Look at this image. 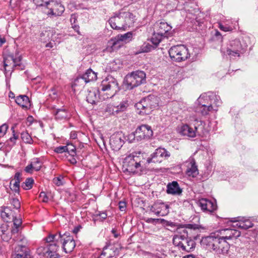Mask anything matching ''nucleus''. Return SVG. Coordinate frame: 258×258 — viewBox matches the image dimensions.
<instances>
[{"mask_svg":"<svg viewBox=\"0 0 258 258\" xmlns=\"http://www.w3.org/2000/svg\"><path fill=\"white\" fill-rule=\"evenodd\" d=\"M119 209L121 211H124L126 208V203L120 201L118 203Z\"/></svg>","mask_w":258,"mask_h":258,"instance_id":"nucleus-60","label":"nucleus"},{"mask_svg":"<svg viewBox=\"0 0 258 258\" xmlns=\"http://www.w3.org/2000/svg\"><path fill=\"white\" fill-rule=\"evenodd\" d=\"M12 220L13 221L14 225L12 228V233L14 234H18L21 228L22 223V219L17 218L16 215L14 218H13Z\"/></svg>","mask_w":258,"mask_h":258,"instance_id":"nucleus-37","label":"nucleus"},{"mask_svg":"<svg viewBox=\"0 0 258 258\" xmlns=\"http://www.w3.org/2000/svg\"><path fill=\"white\" fill-rule=\"evenodd\" d=\"M97 79V74L91 69H88L82 76L79 77V79L76 81H81V85L84 86L86 83Z\"/></svg>","mask_w":258,"mask_h":258,"instance_id":"nucleus-24","label":"nucleus"},{"mask_svg":"<svg viewBox=\"0 0 258 258\" xmlns=\"http://www.w3.org/2000/svg\"><path fill=\"white\" fill-rule=\"evenodd\" d=\"M34 183V179L31 178H27L25 181L22 184V187L25 190L32 188Z\"/></svg>","mask_w":258,"mask_h":258,"instance_id":"nucleus-42","label":"nucleus"},{"mask_svg":"<svg viewBox=\"0 0 258 258\" xmlns=\"http://www.w3.org/2000/svg\"><path fill=\"white\" fill-rule=\"evenodd\" d=\"M161 220L163 222V224L166 226H170L171 228H173V230H176L177 228L179 227L176 223L171 222V221H166L164 219H161Z\"/></svg>","mask_w":258,"mask_h":258,"instance_id":"nucleus-53","label":"nucleus"},{"mask_svg":"<svg viewBox=\"0 0 258 258\" xmlns=\"http://www.w3.org/2000/svg\"><path fill=\"white\" fill-rule=\"evenodd\" d=\"M164 38H166V37H165V35L160 34V33H157L156 31L154 30L152 36L150 40L152 44L155 46V47H157L160 42Z\"/></svg>","mask_w":258,"mask_h":258,"instance_id":"nucleus-35","label":"nucleus"},{"mask_svg":"<svg viewBox=\"0 0 258 258\" xmlns=\"http://www.w3.org/2000/svg\"><path fill=\"white\" fill-rule=\"evenodd\" d=\"M106 111L108 112L110 114L115 115L117 114V110L116 108V106L112 104H108L106 109Z\"/></svg>","mask_w":258,"mask_h":258,"instance_id":"nucleus-49","label":"nucleus"},{"mask_svg":"<svg viewBox=\"0 0 258 258\" xmlns=\"http://www.w3.org/2000/svg\"><path fill=\"white\" fill-rule=\"evenodd\" d=\"M219 28L220 30L224 31L225 32L227 31H231L234 28H235V26L228 25V24H224L223 23H219Z\"/></svg>","mask_w":258,"mask_h":258,"instance_id":"nucleus-48","label":"nucleus"},{"mask_svg":"<svg viewBox=\"0 0 258 258\" xmlns=\"http://www.w3.org/2000/svg\"><path fill=\"white\" fill-rule=\"evenodd\" d=\"M150 211L157 216H165L169 213V206L164 203L157 201L151 207Z\"/></svg>","mask_w":258,"mask_h":258,"instance_id":"nucleus-16","label":"nucleus"},{"mask_svg":"<svg viewBox=\"0 0 258 258\" xmlns=\"http://www.w3.org/2000/svg\"><path fill=\"white\" fill-rule=\"evenodd\" d=\"M20 181H15L13 186L11 187V189L16 193L19 194L20 190Z\"/></svg>","mask_w":258,"mask_h":258,"instance_id":"nucleus-55","label":"nucleus"},{"mask_svg":"<svg viewBox=\"0 0 258 258\" xmlns=\"http://www.w3.org/2000/svg\"><path fill=\"white\" fill-rule=\"evenodd\" d=\"M170 156L169 152L165 148L159 147L155 150L150 157L147 158V162L148 163H160L164 160L167 159Z\"/></svg>","mask_w":258,"mask_h":258,"instance_id":"nucleus-11","label":"nucleus"},{"mask_svg":"<svg viewBox=\"0 0 258 258\" xmlns=\"http://www.w3.org/2000/svg\"><path fill=\"white\" fill-rule=\"evenodd\" d=\"M169 56L173 61L181 62L189 58L194 55L193 52L184 45L172 46L169 50Z\"/></svg>","mask_w":258,"mask_h":258,"instance_id":"nucleus-8","label":"nucleus"},{"mask_svg":"<svg viewBox=\"0 0 258 258\" xmlns=\"http://www.w3.org/2000/svg\"><path fill=\"white\" fill-rule=\"evenodd\" d=\"M8 128V126L6 123L0 126V137H3L6 134Z\"/></svg>","mask_w":258,"mask_h":258,"instance_id":"nucleus-57","label":"nucleus"},{"mask_svg":"<svg viewBox=\"0 0 258 258\" xmlns=\"http://www.w3.org/2000/svg\"><path fill=\"white\" fill-rule=\"evenodd\" d=\"M47 9L48 10L47 15L59 16H61L64 11V7L61 3L51 0L47 3Z\"/></svg>","mask_w":258,"mask_h":258,"instance_id":"nucleus-15","label":"nucleus"},{"mask_svg":"<svg viewBox=\"0 0 258 258\" xmlns=\"http://www.w3.org/2000/svg\"><path fill=\"white\" fill-rule=\"evenodd\" d=\"M121 14L123 16L124 30H126L128 28L133 26L135 21V16L129 12H122Z\"/></svg>","mask_w":258,"mask_h":258,"instance_id":"nucleus-29","label":"nucleus"},{"mask_svg":"<svg viewBox=\"0 0 258 258\" xmlns=\"http://www.w3.org/2000/svg\"><path fill=\"white\" fill-rule=\"evenodd\" d=\"M166 192L172 195L180 196L182 194V189L180 187L177 181H173L167 184Z\"/></svg>","mask_w":258,"mask_h":258,"instance_id":"nucleus-28","label":"nucleus"},{"mask_svg":"<svg viewBox=\"0 0 258 258\" xmlns=\"http://www.w3.org/2000/svg\"><path fill=\"white\" fill-rule=\"evenodd\" d=\"M244 48L238 39L230 41L229 47L221 48V52L223 55H229L231 58L239 57L244 52Z\"/></svg>","mask_w":258,"mask_h":258,"instance_id":"nucleus-9","label":"nucleus"},{"mask_svg":"<svg viewBox=\"0 0 258 258\" xmlns=\"http://www.w3.org/2000/svg\"><path fill=\"white\" fill-rule=\"evenodd\" d=\"M186 228L193 230H199L200 229H204L200 225L198 224H186L185 226L180 227L177 228V234L175 235L173 238V243L176 245L178 243L181 242L183 240H186L189 237L188 236V232Z\"/></svg>","mask_w":258,"mask_h":258,"instance_id":"nucleus-10","label":"nucleus"},{"mask_svg":"<svg viewBox=\"0 0 258 258\" xmlns=\"http://www.w3.org/2000/svg\"><path fill=\"white\" fill-rule=\"evenodd\" d=\"M101 95L102 93L99 88L98 89H93L89 90L86 97L87 101L92 104H96L99 99L102 100Z\"/></svg>","mask_w":258,"mask_h":258,"instance_id":"nucleus-22","label":"nucleus"},{"mask_svg":"<svg viewBox=\"0 0 258 258\" xmlns=\"http://www.w3.org/2000/svg\"><path fill=\"white\" fill-rule=\"evenodd\" d=\"M59 245L57 242H52L50 245V251L47 254L49 258H60L59 255L57 253Z\"/></svg>","mask_w":258,"mask_h":258,"instance_id":"nucleus-38","label":"nucleus"},{"mask_svg":"<svg viewBox=\"0 0 258 258\" xmlns=\"http://www.w3.org/2000/svg\"><path fill=\"white\" fill-rule=\"evenodd\" d=\"M66 150H67V149H66V146H60L56 147L54 149V151L58 154H61L64 152H67Z\"/></svg>","mask_w":258,"mask_h":258,"instance_id":"nucleus-56","label":"nucleus"},{"mask_svg":"<svg viewBox=\"0 0 258 258\" xmlns=\"http://www.w3.org/2000/svg\"><path fill=\"white\" fill-rule=\"evenodd\" d=\"M133 38V33L128 32L124 34H118L114 39H112L111 43L114 48L120 47L123 43L130 42Z\"/></svg>","mask_w":258,"mask_h":258,"instance_id":"nucleus-18","label":"nucleus"},{"mask_svg":"<svg viewBox=\"0 0 258 258\" xmlns=\"http://www.w3.org/2000/svg\"><path fill=\"white\" fill-rule=\"evenodd\" d=\"M233 227H237L242 229H247L253 226V224L249 219H246L242 218V220L234 222L233 224Z\"/></svg>","mask_w":258,"mask_h":258,"instance_id":"nucleus-30","label":"nucleus"},{"mask_svg":"<svg viewBox=\"0 0 258 258\" xmlns=\"http://www.w3.org/2000/svg\"><path fill=\"white\" fill-rule=\"evenodd\" d=\"M39 197L42 199L43 202H47L48 200V198L46 195V194L44 191H41L40 193Z\"/></svg>","mask_w":258,"mask_h":258,"instance_id":"nucleus-59","label":"nucleus"},{"mask_svg":"<svg viewBox=\"0 0 258 258\" xmlns=\"http://www.w3.org/2000/svg\"><path fill=\"white\" fill-rule=\"evenodd\" d=\"M146 82V75L143 71H136L127 74L124 84L127 89L131 90Z\"/></svg>","mask_w":258,"mask_h":258,"instance_id":"nucleus-6","label":"nucleus"},{"mask_svg":"<svg viewBox=\"0 0 258 258\" xmlns=\"http://www.w3.org/2000/svg\"><path fill=\"white\" fill-rule=\"evenodd\" d=\"M21 136L22 140L24 142L27 144H32L33 143L31 137L27 132H22Z\"/></svg>","mask_w":258,"mask_h":258,"instance_id":"nucleus-45","label":"nucleus"},{"mask_svg":"<svg viewBox=\"0 0 258 258\" xmlns=\"http://www.w3.org/2000/svg\"><path fill=\"white\" fill-rule=\"evenodd\" d=\"M99 88L102 93L103 100L112 98L120 90L117 80L111 76H107L101 82Z\"/></svg>","mask_w":258,"mask_h":258,"instance_id":"nucleus-4","label":"nucleus"},{"mask_svg":"<svg viewBox=\"0 0 258 258\" xmlns=\"http://www.w3.org/2000/svg\"><path fill=\"white\" fill-rule=\"evenodd\" d=\"M154 31L160 33L166 37V38L172 36V27L164 21L156 22L154 27Z\"/></svg>","mask_w":258,"mask_h":258,"instance_id":"nucleus-19","label":"nucleus"},{"mask_svg":"<svg viewBox=\"0 0 258 258\" xmlns=\"http://www.w3.org/2000/svg\"><path fill=\"white\" fill-rule=\"evenodd\" d=\"M122 12L115 13L108 20L110 27L114 30L125 31Z\"/></svg>","mask_w":258,"mask_h":258,"instance_id":"nucleus-14","label":"nucleus"},{"mask_svg":"<svg viewBox=\"0 0 258 258\" xmlns=\"http://www.w3.org/2000/svg\"><path fill=\"white\" fill-rule=\"evenodd\" d=\"M66 146V152H68L70 155L74 157L76 155V147L71 143H67Z\"/></svg>","mask_w":258,"mask_h":258,"instance_id":"nucleus-44","label":"nucleus"},{"mask_svg":"<svg viewBox=\"0 0 258 258\" xmlns=\"http://www.w3.org/2000/svg\"><path fill=\"white\" fill-rule=\"evenodd\" d=\"M10 203L17 210L20 209L21 207L20 202L17 198H12L10 199Z\"/></svg>","mask_w":258,"mask_h":258,"instance_id":"nucleus-51","label":"nucleus"},{"mask_svg":"<svg viewBox=\"0 0 258 258\" xmlns=\"http://www.w3.org/2000/svg\"><path fill=\"white\" fill-rule=\"evenodd\" d=\"M206 98L205 95H201L197 100L199 105L201 106L198 111L200 112L202 115L205 116L209 114V112L213 109V106L211 105H206L204 104Z\"/></svg>","mask_w":258,"mask_h":258,"instance_id":"nucleus-25","label":"nucleus"},{"mask_svg":"<svg viewBox=\"0 0 258 258\" xmlns=\"http://www.w3.org/2000/svg\"><path fill=\"white\" fill-rule=\"evenodd\" d=\"M33 166V169L35 171H39L42 166V163L38 158H34L31 162Z\"/></svg>","mask_w":258,"mask_h":258,"instance_id":"nucleus-46","label":"nucleus"},{"mask_svg":"<svg viewBox=\"0 0 258 258\" xmlns=\"http://www.w3.org/2000/svg\"><path fill=\"white\" fill-rule=\"evenodd\" d=\"M201 244L206 248L213 250L217 254H226L230 248V245L226 240L219 239L213 235L203 238Z\"/></svg>","mask_w":258,"mask_h":258,"instance_id":"nucleus-3","label":"nucleus"},{"mask_svg":"<svg viewBox=\"0 0 258 258\" xmlns=\"http://www.w3.org/2000/svg\"><path fill=\"white\" fill-rule=\"evenodd\" d=\"M196 243L195 241L190 237H189L186 240H183L181 242H178V244L175 245L178 247V249L182 251L187 252L192 251L196 247Z\"/></svg>","mask_w":258,"mask_h":258,"instance_id":"nucleus-21","label":"nucleus"},{"mask_svg":"<svg viewBox=\"0 0 258 258\" xmlns=\"http://www.w3.org/2000/svg\"><path fill=\"white\" fill-rule=\"evenodd\" d=\"M11 130L12 131L13 136L10 138L6 142V145L10 148L16 144V141L19 138V135L15 133L14 127L13 126Z\"/></svg>","mask_w":258,"mask_h":258,"instance_id":"nucleus-40","label":"nucleus"},{"mask_svg":"<svg viewBox=\"0 0 258 258\" xmlns=\"http://www.w3.org/2000/svg\"><path fill=\"white\" fill-rule=\"evenodd\" d=\"M46 239L47 242H57L58 244L60 241L62 243L63 250L66 253L71 252L76 246L73 237L68 232L63 234L60 232L58 234H50L46 237Z\"/></svg>","mask_w":258,"mask_h":258,"instance_id":"nucleus-5","label":"nucleus"},{"mask_svg":"<svg viewBox=\"0 0 258 258\" xmlns=\"http://www.w3.org/2000/svg\"><path fill=\"white\" fill-rule=\"evenodd\" d=\"M12 229L9 228V225L7 223H4L0 226V236L2 239L8 242L12 238Z\"/></svg>","mask_w":258,"mask_h":258,"instance_id":"nucleus-26","label":"nucleus"},{"mask_svg":"<svg viewBox=\"0 0 258 258\" xmlns=\"http://www.w3.org/2000/svg\"><path fill=\"white\" fill-rule=\"evenodd\" d=\"M186 174L191 177H196L199 174V170L197 166L196 165V161L194 158H190L188 160V164L187 166Z\"/></svg>","mask_w":258,"mask_h":258,"instance_id":"nucleus-27","label":"nucleus"},{"mask_svg":"<svg viewBox=\"0 0 258 258\" xmlns=\"http://www.w3.org/2000/svg\"><path fill=\"white\" fill-rule=\"evenodd\" d=\"M79 77H78L77 79H76L75 80L74 82L73 85V87H75L78 86H81L83 87V86L81 85V82H81V81H78V82L77 81V82H76V81L79 79Z\"/></svg>","mask_w":258,"mask_h":258,"instance_id":"nucleus-62","label":"nucleus"},{"mask_svg":"<svg viewBox=\"0 0 258 258\" xmlns=\"http://www.w3.org/2000/svg\"><path fill=\"white\" fill-rule=\"evenodd\" d=\"M33 165H32L31 163L28 165L25 168L24 170L27 172V173H32V171L33 170Z\"/></svg>","mask_w":258,"mask_h":258,"instance_id":"nucleus-61","label":"nucleus"},{"mask_svg":"<svg viewBox=\"0 0 258 258\" xmlns=\"http://www.w3.org/2000/svg\"><path fill=\"white\" fill-rule=\"evenodd\" d=\"M16 103L23 108H28L30 106V102L28 96L21 95L17 96L15 99Z\"/></svg>","mask_w":258,"mask_h":258,"instance_id":"nucleus-32","label":"nucleus"},{"mask_svg":"<svg viewBox=\"0 0 258 258\" xmlns=\"http://www.w3.org/2000/svg\"><path fill=\"white\" fill-rule=\"evenodd\" d=\"M20 176H21V173H19V172H16L15 174V176H14V179L15 181H21V180H20Z\"/></svg>","mask_w":258,"mask_h":258,"instance_id":"nucleus-64","label":"nucleus"},{"mask_svg":"<svg viewBox=\"0 0 258 258\" xmlns=\"http://www.w3.org/2000/svg\"><path fill=\"white\" fill-rule=\"evenodd\" d=\"M128 106L127 101H122L117 106H116V110H117V114L119 112L124 111L126 110Z\"/></svg>","mask_w":258,"mask_h":258,"instance_id":"nucleus-43","label":"nucleus"},{"mask_svg":"<svg viewBox=\"0 0 258 258\" xmlns=\"http://www.w3.org/2000/svg\"><path fill=\"white\" fill-rule=\"evenodd\" d=\"M12 60L15 67L20 66V62L21 60V57L20 56L15 58L12 57Z\"/></svg>","mask_w":258,"mask_h":258,"instance_id":"nucleus-58","label":"nucleus"},{"mask_svg":"<svg viewBox=\"0 0 258 258\" xmlns=\"http://www.w3.org/2000/svg\"><path fill=\"white\" fill-rule=\"evenodd\" d=\"M33 1L37 6H45L46 7L47 3H49L50 0H33Z\"/></svg>","mask_w":258,"mask_h":258,"instance_id":"nucleus-54","label":"nucleus"},{"mask_svg":"<svg viewBox=\"0 0 258 258\" xmlns=\"http://www.w3.org/2000/svg\"><path fill=\"white\" fill-rule=\"evenodd\" d=\"M157 106V98L153 95H150L136 103L135 107L139 110V114L144 115L150 114Z\"/></svg>","mask_w":258,"mask_h":258,"instance_id":"nucleus-7","label":"nucleus"},{"mask_svg":"<svg viewBox=\"0 0 258 258\" xmlns=\"http://www.w3.org/2000/svg\"><path fill=\"white\" fill-rule=\"evenodd\" d=\"M45 240L46 242V245L45 247L40 246L38 247L37 249V252L39 255H42L45 256L46 254H48V253L50 251L51 249L49 248L50 245L52 244V242H47L45 238Z\"/></svg>","mask_w":258,"mask_h":258,"instance_id":"nucleus-39","label":"nucleus"},{"mask_svg":"<svg viewBox=\"0 0 258 258\" xmlns=\"http://www.w3.org/2000/svg\"><path fill=\"white\" fill-rule=\"evenodd\" d=\"M241 235V232L236 229L232 228L223 229L218 232L217 234H214L213 236L215 237L218 238L222 240H231L233 238H236L239 237Z\"/></svg>","mask_w":258,"mask_h":258,"instance_id":"nucleus-13","label":"nucleus"},{"mask_svg":"<svg viewBox=\"0 0 258 258\" xmlns=\"http://www.w3.org/2000/svg\"><path fill=\"white\" fill-rule=\"evenodd\" d=\"M13 240L19 242H22V244H19L18 246L21 245H25L26 247V244H27V240L24 236L21 234H18L17 237H14L13 238Z\"/></svg>","mask_w":258,"mask_h":258,"instance_id":"nucleus-47","label":"nucleus"},{"mask_svg":"<svg viewBox=\"0 0 258 258\" xmlns=\"http://www.w3.org/2000/svg\"><path fill=\"white\" fill-rule=\"evenodd\" d=\"M52 181L53 183L57 186H61L63 185L64 183L63 177L62 176L54 177Z\"/></svg>","mask_w":258,"mask_h":258,"instance_id":"nucleus-50","label":"nucleus"},{"mask_svg":"<svg viewBox=\"0 0 258 258\" xmlns=\"http://www.w3.org/2000/svg\"><path fill=\"white\" fill-rule=\"evenodd\" d=\"M189 119L190 122L193 124L194 128L188 124H183L179 128V133L181 135L189 138H194L196 136H202L207 133L205 129L206 123L204 121L195 115L190 116Z\"/></svg>","mask_w":258,"mask_h":258,"instance_id":"nucleus-1","label":"nucleus"},{"mask_svg":"<svg viewBox=\"0 0 258 258\" xmlns=\"http://www.w3.org/2000/svg\"><path fill=\"white\" fill-rule=\"evenodd\" d=\"M53 115L55 119L57 121H67L72 117L71 113L63 107L54 110Z\"/></svg>","mask_w":258,"mask_h":258,"instance_id":"nucleus-20","label":"nucleus"},{"mask_svg":"<svg viewBox=\"0 0 258 258\" xmlns=\"http://www.w3.org/2000/svg\"><path fill=\"white\" fill-rule=\"evenodd\" d=\"M144 154L141 151L134 152L127 156L123 160L122 169L123 172L136 173L142 168L144 162Z\"/></svg>","mask_w":258,"mask_h":258,"instance_id":"nucleus-2","label":"nucleus"},{"mask_svg":"<svg viewBox=\"0 0 258 258\" xmlns=\"http://www.w3.org/2000/svg\"><path fill=\"white\" fill-rule=\"evenodd\" d=\"M16 213L14 211L12 210L10 207H6L2 210L1 215L3 219L6 221L9 222L10 220L14 218Z\"/></svg>","mask_w":258,"mask_h":258,"instance_id":"nucleus-31","label":"nucleus"},{"mask_svg":"<svg viewBox=\"0 0 258 258\" xmlns=\"http://www.w3.org/2000/svg\"><path fill=\"white\" fill-rule=\"evenodd\" d=\"M156 47L155 45H152L148 42H144L141 45L139 52H148L154 49Z\"/></svg>","mask_w":258,"mask_h":258,"instance_id":"nucleus-41","label":"nucleus"},{"mask_svg":"<svg viewBox=\"0 0 258 258\" xmlns=\"http://www.w3.org/2000/svg\"><path fill=\"white\" fill-rule=\"evenodd\" d=\"M102 220H105L107 218V214L105 212L100 213L98 215Z\"/></svg>","mask_w":258,"mask_h":258,"instance_id":"nucleus-63","label":"nucleus"},{"mask_svg":"<svg viewBox=\"0 0 258 258\" xmlns=\"http://www.w3.org/2000/svg\"><path fill=\"white\" fill-rule=\"evenodd\" d=\"M125 139L122 132H118L113 134L110 138V145L113 150H119L124 144Z\"/></svg>","mask_w":258,"mask_h":258,"instance_id":"nucleus-17","label":"nucleus"},{"mask_svg":"<svg viewBox=\"0 0 258 258\" xmlns=\"http://www.w3.org/2000/svg\"><path fill=\"white\" fill-rule=\"evenodd\" d=\"M206 100L209 99L210 100V103L209 105H215L217 107L219 106L221 103V100L219 96L216 95L214 93H210L209 95H205Z\"/></svg>","mask_w":258,"mask_h":258,"instance_id":"nucleus-33","label":"nucleus"},{"mask_svg":"<svg viewBox=\"0 0 258 258\" xmlns=\"http://www.w3.org/2000/svg\"><path fill=\"white\" fill-rule=\"evenodd\" d=\"M136 132H133L131 134H129L127 137H125L126 140L128 141L129 143H135L137 142V139H136Z\"/></svg>","mask_w":258,"mask_h":258,"instance_id":"nucleus-52","label":"nucleus"},{"mask_svg":"<svg viewBox=\"0 0 258 258\" xmlns=\"http://www.w3.org/2000/svg\"><path fill=\"white\" fill-rule=\"evenodd\" d=\"M53 35V31L50 30H43L40 34V39L41 41L44 43L47 42L49 40H53L52 36Z\"/></svg>","mask_w":258,"mask_h":258,"instance_id":"nucleus-34","label":"nucleus"},{"mask_svg":"<svg viewBox=\"0 0 258 258\" xmlns=\"http://www.w3.org/2000/svg\"><path fill=\"white\" fill-rule=\"evenodd\" d=\"M137 142L149 139L153 136V131L150 126L143 124L138 126L135 131Z\"/></svg>","mask_w":258,"mask_h":258,"instance_id":"nucleus-12","label":"nucleus"},{"mask_svg":"<svg viewBox=\"0 0 258 258\" xmlns=\"http://www.w3.org/2000/svg\"><path fill=\"white\" fill-rule=\"evenodd\" d=\"M198 204L203 211L210 213L214 212L217 209L216 204L207 199L200 200Z\"/></svg>","mask_w":258,"mask_h":258,"instance_id":"nucleus-23","label":"nucleus"},{"mask_svg":"<svg viewBox=\"0 0 258 258\" xmlns=\"http://www.w3.org/2000/svg\"><path fill=\"white\" fill-rule=\"evenodd\" d=\"M26 254V247L25 245L17 246L15 248V253L12 254V258H24Z\"/></svg>","mask_w":258,"mask_h":258,"instance_id":"nucleus-36","label":"nucleus"}]
</instances>
